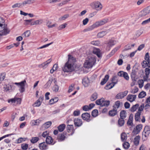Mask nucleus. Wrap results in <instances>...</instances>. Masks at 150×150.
I'll list each match as a JSON object with an SVG mask.
<instances>
[{"label": "nucleus", "instance_id": "1", "mask_svg": "<svg viewBox=\"0 0 150 150\" xmlns=\"http://www.w3.org/2000/svg\"><path fill=\"white\" fill-rule=\"evenodd\" d=\"M68 60L67 62L63 68V70L64 72H71L74 69L75 66V62L76 59L71 55H68Z\"/></svg>", "mask_w": 150, "mask_h": 150}, {"label": "nucleus", "instance_id": "2", "mask_svg": "<svg viewBox=\"0 0 150 150\" xmlns=\"http://www.w3.org/2000/svg\"><path fill=\"white\" fill-rule=\"evenodd\" d=\"M26 83V80H24L20 82L9 83L11 91H13L15 89L16 86L15 85H16L20 87L19 91L21 93H23L25 91V86Z\"/></svg>", "mask_w": 150, "mask_h": 150}, {"label": "nucleus", "instance_id": "3", "mask_svg": "<svg viewBox=\"0 0 150 150\" xmlns=\"http://www.w3.org/2000/svg\"><path fill=\"white\" fill-rule=\"evenodd\" d=\"M10 30L5 23L4 19L0 17V34L2 36L8 34Z\"/></svg>", "mask_w": 150, "mask_h": 150}, {"label": "nucleus", "instance_id": "4", "mask_svg": "<svg viewBox=\"0 0 150 150\" xmlns=\"http://www.w3.org/2000/svg\"><path fill=\"white\" fill-rule=\"evenodd\" d=\"M108 18H106L97 21L91 25L84 29L83 30V31L84 32H86L91 31L95 28L98 27L108 22Z\"/></svg>", "mask_w": 150, "mask_h": 150}, {"label": "nucleus", "instance_id": "5", "mask_svg": "<svg viewBox=\"0 0 150 150\" xmlns=\"http://www.w3.org/2000/svg\"><path fill=\"white\" fill-rule=\"evenodd\" d=\"M96 60L93 57H88L86 59L83 66L86 68H91L93 66Z\"/></svg>", "mask_w": 150, "mask_h": 150}, {"label": "nucleus", "instance_id": "6", "mask_svg": "<svg viewBox=\"0 0 150 150\" xmlns=\"http://www.w3.org/2000/svg\"><path fill=\"white\" fill-rule=\"evenodd\" d=\"M111 81L112 82L110 83H107L105 87L106 89H109L112 88L117 83V77L116 76H113L111 79Z\"/></svg>", "mask_w": 150, "mask_h": 150}, {"label": "nucleus", "instance_id": "7", "mask_svg": "<svg viewBox=\"0 0 150 150\" xmlns=\"http://www.w3.org/2000/svg\"><path fill=\"white\" fill-rule=\"evenodd\" d=\"M116 43V41L113 39L109 40L107 43V49L109 51L110 48L115 45Z\"/></svg>", "mask_w": 150, "mask_h": 150}, {"label": "nucleus", "instance_id": "8", "mask_svg": "<svg viewBox=\"0 0 150 150\" xmlns=\"http://www.w3.org/2000/svg\"><path fill=\"white\" fill-rule=\"evenodd\" d=\"M94 8L97 10L100 11L101 10L103 6L101 3L98 1H96L93 2Z\"/></svg>", "mask_w": 150, "mask_h": 150}, {"label": "nucleus", "instance_id": "9", "mask_svg": "<svg viewBox=\"0 0 150 150\" xmlns=\"http://www.w3.org/2000/svg\"><path fill=\"white\" fill-rule=\"evenodd\" d=\"M150 13V7H148L139 13L141 16H145Z\"/></svg>", "mask_w": 150, "mask_h": 150}, {"label": "nucleus", "instance_id": "10", "mask_svg": "<svg viewBox=\"0 0 150 150\" xmlns=\"http://www.w3.org/2000/svg\"><path fill=\"white\" fill-rule=\"evenodd\" d=\"M81 117L83 120H86L87 122H89L91 120L90 114L87 112L82 114Z\"/></svg>", "mask_w": 150, "mask_h": 150}, {"label": "nucleus", "instance_id": "11", "mask_svg": "<svg viewBox=\"0 0 150 150\" xmlns=\"http://www.w3.org/2000/svg\"><path fill=\"white\" fill-rule=\"evenodd\" d=\"M128 91H126L123 92H121L118 93L116 96L117 99H122L126 96L128 93Z\"/></svg>", "mask_w": 150, "mask_h": 150}, {"label": "nucleus", "instance_id": "12", "mask_svg": "<svg viewBox=\"0 0 150 150\" xmlns=\"http://www.w3.org/2000/svg\"><path fill=\"white\" fill-rule=\"evenodd\" d=\"M39 146L40 149L41 150H46L48 148V146L47 143L45 142L40 144Z\"/></svg>", "mask_w": 150, "mask_h": 150}, {"label": "nucleus", "instance_id": "13", "mask_svg": "<svg viewBox=\"0 0 150 150\" xmlns=\"http://www.w3.org/2000/svg\"><path fill=\"white\" fill-rule=\"evenodd\" d=\"M74 124L76 126L80 127L82 124L81 120L78 118L74 120Z\"/></svg>", "mask_w": 150, "mask_h": 150}, {"label": "nucleus", "instance_id": "14", "mask_svg": "<svg viewBox=\"0 0 150 150\" xmlns=\"http://www.w3.org/2000/svg\"><path fill=\"white\" fill-rule=\"evenodd\" d=\"M137 72L135 70H133L131 74V77L133 81H136L137 79Z\"/></svg>", "mask_w": 150, "mask_h": 150}, {"label": "nucleus", "instance_id": "15", "mask_svg": "<svg viewBox=\"0 0 150 150\" xmlns=\"http://www.w3.org/2000/svg\"><path fill=\"white\" fill-rule=\"evenodd\" d=\"M52 60L51 59H48L46 62L42 63L39 65V67H42L43 69L46 68L47 66L51 62Z\"/></svg>", "mask_w": 150, "mask_h": 150}, {"label": "nucleus", "instance_id": "16", "mask_svg": "<svg viewBox=\"0 0 150 150\" xmlns=\"http://www.w3.org/2000/svg\"><path fill=\"white\" fill-rule=\"evenodd\" d=\"M46 142L47 144H51L52 145H53L55 143V142H53V139L50 136H47V137Z\"/></svg>", "mask_w": 150, "mask_h": 150}, {"label": "nucleus", "instance_id": "17", "mask_svg": "<svg viewBox=\"0 0 150 150\" xmlns=\"http://www.w3.org/2000/svg\"><path fill=\"white\" fill-rule=\"evenodd\" d=\"M136 96V95H129L127 96V99L130 102H132L135 100Z\"/></svg>", "mask_w": 150, "mask_h": 150}, {"label": "nucleus", "instance_id": "18", "mask_svg": "<svg viewBox=\"0 0 150 150\" xmlns=\"http://www.w3.org/2000/svg\"><path fill=\"white\" fill-rule=\"evenodd\" d=\"M150 133L149 131L147 132L144 131L142 132V139L144 141L147 139Z\"/></svg>", "mask_w": 150, "mask_h": 150}, {"label": "nucleus", "instance_id": "19", "mask_svg": "<svg viewBox=\"0 0 150 150\" xmlns=\"http://www.w3.org/2000/svg\"><path fill=\"white\" fill-rule=\"evenodd\" d=\"M90 83L89 79L87 77H85L83 79L82 83L85 87H87L88 86Z\"/></svg>", "mask_w": 150, "mask_h": 150}, {"label": "nucleus", "instance_id": "20", "mask_svg": "<svg viewBox=\"0 0 150 150\" xmlns=\"http://www.w3.org/2000/svg\"><path fill=\"white\" fill-rule=\"evenodd\" d=\"M133 115L132 114H130L129 118L127 122V124L128 125L132 126L133 124Z\"/></svg>", "mask_w": 150, "mask_h": 150}, {"label": "nucleus", "instance_id": "21", "mask_svg": "<svg viewBox=\"0 0 150 150\" xmlns=\"http://www.w3.org/2000/svg\"><path fill=\"white\" fill-rule=\"evenodd\" d=\"M140 139V137L139 135L136 136L134 138V143L135 146H137L139 145Z\"/></svg>", "mask_w": 150, "mask_h": 150}, {"label": "nucleus", "instance_id": "22", "mask_svg": "<svg viewBox=\"0 0 150 150\" xmlns=\"http://www.w3.org/2000/svg\"><path fill=\"white\" fill-rule=\"evenodd\" d=\"M117 109L113 108V109L109 112V115L111 116H114L117 115Z\"/></svg>", "mask_w": 150, "mask_h": 150}, {"label": "nucleus", "instance_id": "23", "mask_svg": "<svg viewBox=\"0 0 150 150\" xmlns=\"http://www.w3.org/2000/svg\"><path fill=\"white\" fill-rule=\"evenodd\" d=\"M52 122L50 121L47 122L42 126V127L44 129H46L52 125Z\"/></svg>", "mask_w": 150, "mask_h": 150}, {"label": "nucleus", "instance_id": "24", "mask_svg": "<svg viewBox=\"0 0 150 150\" xmlns=\"http://www.w3.org/2000/svg\"><path fill=\"white\" fill-rule=\"evenodd\" d=\"M43 22V21L42 19H39L33 21L32 23H31V25H38L42 24Z\"/></svg>", "mask_w": 150, "mask_h": 150}, {"label": "nucleus", "instance_id": "25", "mask_svg": "<svg viewBox=\"0 0 150 150\" xmlns=\"http://www.w3.org/2000/svg\"><path fill=\"white\" fill-rule=\"evenodd\" d=\"M117 125L118 127H121L123 126L125 123L124 119L120 118L118 120Z\"/></svg>", "mask_w": 150, "mask_h": 150}, {"label": "nucleus", "instance_id": "26", "mask_svg": "<svg viewBox=\"0 0 150 150\" xmlns=\"http://www.w3.org/2000/svg\"><path fill=\"white\" fill-rule=\"evenodd\" d=\"M4 91L5 92L8 91H11L9 83L8 84H5L4 85L3 87Z\"/></svg>", "mask_w": 150, "mask_h": 150}, {"label": "nucleus", "instance_id": "27", "mask_svg": "<svg viewBox=\"0 0 150 150\" xmlns=\"http://www.w3.org/2000/svg\"><path fill=\"white\" fill-rule=\"evenodd\" d=\"M93 53L96 54L98 57H100L101 56L100 53V50L98 49H94L93 51Z\"/></svg>", "mask_w": 150, "mask_h": 150}, {"label": "nucleus", "instance_id": "28", "mask_svg": "<svg viewBox=\"0 0 150 150\" xmlns=\"http://www.w3.org/2000/svg\"><path fill=\"white\" fill-rule=\"evenodd\" d=\"M53 79L52 77H50L49 78L48 81L45 85L44 86L45 88L49 87L51 85Z\"/></svg>", "mask_w": 150, "mask_h": 150}, {"label": "nucleus", "instance_id": "29", "mask_svg": "<svg viewBox=\"0 0 150 150\" xmlns=\"http://www.w3.org/2000/svg\"><path fill=\"white\" fill-rule=\"evenodd\" d=\"M109 78V76L108 75H106L104 78L103 79L102 81L100 83V84L101 85H104L108 80Z\"/></svg>", "mask_w": 150, "mask_h": 150}, {"label": "nucleus", "instance_id": "30", "mask_svg": "<svg viewBox=\"0 0 150 150\" xmlns=\"http://www.w3.org/2000/svg\"><path fill=\"white\" fill-rule=\"evenodd\" d=\"M141 112H137L135 114V120L136 121H140V115Z\"/></svg>", "mask_w": 150, "mask_h": 150}, {"label": "nucleus", "instance_id": "31", "mask_svg": "<svg viewBox=\"0 0 150 150\" xmlns=\"http://www.w3.org/2000/svg\"><path fill=\"white\" fill-rule=\"evenodd\" d=\"M98 96V94L97 93H94L91 95L90 98V100L92 101L95 100L97 98Z\"/></svg>", "mask_w": 150, "mask_h": 150}, {"label": "nucleus", "instance_id": "32", "mask_svg": "<svg viewBox=\"0 0 150 150\" xmlns=\"http://www.w3.org/2000/svg\"><path fill=\"white\" fill-rule=\"evenodd\" d=\"M67 129L68 132L72 131V133L71 135H72L74 133L73 130V125H68L67 126Z\"/></svg>", "mask_w": 150, "mask_h": 150}, {"label": "nucleus", "instance_id": "33", "mask_svg": "<svg viewBox=\"0 0 150 150\" xmlns=\"http://www.w3.org/2000/svg\"><path fill=\"white\" fill-rule=\"evenodd\" d=\"M121 138L122 141L126 140L127 139V136L125 132L122 133L121 134Z\"/></svg>", "mask_w": 150, "mask_h": 150}, {"label": "nucleus", "instance_id": "34", "mask_svg": "<svg viewBox=\"0 0 150 150\" xmlns=\"http://www.w3.org/2000/svg\"><path fill=\"white\" fill-rule=\"evenodd\" d=\"M65 128V125L64 124H62L59 125L58 127L59 131L60 132H62Z\"/></svg>", "mask_w": 150, "mask_h": 150}, {"label": "nucleus", "instance_id": "35", "mask_svg": "<svg viewBox=\"0 0 150 150\" xmlns=\"http://www.w3.org/2000/svg\"><path fill=\"white\" fill-rule=\"evenodd\" d=\"M126 112L124 110H122L121 111L120 114V118L122 119H125L126 117Z\"/></svg>", "mask_w": 150, "mask_h": 150}, {"label": "nucleus", "instance_id": "36", "mask_svg": "<svg viewBox=\"0 0 150 150\" xmlns=\"http://www.w3.org/2000/svg\"><path fill=\"white\" fill-rule=\"evenodd\" d=\"M107 33L106 31H102L99 33L97 35L98 37L100 38H102Z\"/></svg>", "mask_w": 150, "mask_h": 150}, {"label": "nucleus", "instance_id": "37", "mask_svg": "<svg viewBox=\"0 0 150 150\" xmlns=\"http://www.w3.org/2000/svg\"><path fill=\"white\" fill-rule=\"evenodd\" d=\"M40 122V120L39 119H37L35 120H33L31 121V123L33 125H38Z\"/></svg>", "mask_w": 150, "mask_h": 150}, {"label": "nucleus", "instance_id": "38", "mask_svg": "<svg viewBox=\"0 0 150 150\" xmlns=\"http://www.w3.org/2000/svg\"><path fill=\"white\" fill-rule=\"evenodd\" d=\"M122 146L125 149H127L130 146V144L128 142H125L122 144Z\"/></svg>", "mask_w": 150, "mask_h": 150}, {"label": "nucleus", "instance_id": "39", "mask_svg": "<svg viewBox=\"0 0 150 150\" xmlns=\"http://www.w3.org/2000/svg\"><path fill=\"white\" fill-rule=\"evenodd\" d=\"M139 106V105L138 104H136L133 105L131 108V111L132 112H134L138 108Z\"/></svg>", "mask_w": 150, "mask_h": 150}, {"label": "nucleus", "instance_id": "40", "mask_svg": "<svg viewBox=\"0 0 150 150\" xmlns=\"http://www.w3.org/2000/svg\"><path fill=\"white\" fill-rule=\"evenodd\" d=\"M58 98L57 97H55L54 98H52L50 100L49 102V104L50 105L53 104L54 103L58 101Z\"/></svg>", "mask_w": 150, "mask_h": 150}, {"label": "nucleus", "instance_id": "41", "mask_svg": "<svg viewBox=\"0 0 150 150\" xmlns=\"http://www.w3.org/2000/svg\"><path fill=\"white\" fill-rule=\"evenodd\" d=\"M110 101L109 100H105L104 99V100L102 103L101 105L102 106H108L110 104Z\"/></svg>", "mask_w": 150, "mask_h": 150}, {"label": "nucleus", "instance_id": "42", "mask_svg": "<svg viewBox=\"0 0 150 150\" xmlns=\"http://www.w3.org/2000/svg\"><path fill=\"white\" fill-rule=\"evenodd\" d=\"M142 127V124H139L136 126L135 128V130L137 133H139L141 130Z\"/></svg>", "mask_w": 150, "mask_h": 150}, {"label": "nucleus", "instance_id": "43", "mask_svg": "<svg viewBox=\"0 0 150 150\" xmlns=\"http://www.w3.org/2000/svg\"><path fill=\"white\" fill-rule=\"evenodd\" d=\"M39 139V138L38 137H33L30 140V142L34 144L37 142Z\"/></svg>", "mask_w": 150, "mask_h": 150}, {"label": "nucleus", "instance_id": "44", "mask_svg": "<svg viewBox=\"0 0 150 150\" xmlns=\"http://www.w3.org/2000/svg\"><path fill=\"white\" fill-rule=\"evenodd\" d=\"M135 45V44H133L131 45L130 44H127V45H126L125 47L124 50H130L131 49V47H133Z\"/></svg>", "mask_w": 150, "mask_h": 150}, {"label": "nucleus", "instance_id": "45", "mask_svg": "<svg viewBox=\"0 0 150 150\" xmlns=\"http://www.w3.org/2000/svg\"><path fill=\"white\" fill-rule=\"evenodd\" d=\"M104 100V98H102L100 99L96 100V104L98 105H100L101 106L102 103Z\"/></svg>", "mask_w": 150, "mask_h": 150}, {"label": "nucleus", "instance_id": "46", "mask_svg": "<svg viewBox=\"0 0 150 150\" xmlns=\"http://www.w3.org/2000/svg\"><path fill=\"white\" fill-rule=\"evenodd\" d=\"M146 93L144 91L141 92L138 95V97L139 98H144L146 95Z\"/></svg>", "mask_w": 150, "mask_h": 150}, {"label": "nucleus", "instance_id": "47", "mask_svg": "<svg viewBox=\"0 0 150 150\" xmlns=\"http://www.w3.org/2000/svg\"><path fill=\"white\" fill-rule=\"evenodd\" d=\"M119 49V48L116 47L115 48H114L113 50L111 52H110V54H109L108 55L109 56V57H111Z\"/></svg>", "mask_w": 150, "mask_h": 150}, {"label": "nucleus", "instance_id": "48", "mask_svg": "<svg viewBox=\"0 0 150 150\" xmlns=\"http://www.w3.org/2000/svg\"><path fill=\"white\" fill-rule=\"evenodd\" d=\"M30 31L27 30L22 34V36L25 37H28L30 35Z\"/></svg>", "mask_w": 150, "mask_h": 150}, {"label": "nucleus", "instance_id": "49", "mask_svg": "<svg viewBox=\"0 0 150 150\" xmlns=\"http://www.w3.org/2000/svg\"><path fill=\"white\" fill-rule=\"evenodd\" d=\"M98 112L96 109H95L93 110L92 112V115L93 117H96L98 115Z\"/></svg>", "mask_w": 150, "mask_h": 150}, {"label": "nucleus", "instance_id": "50", "mask_svg": "<svg viewBox=\"0 0 150 150\" xmlns=\"http://www.w3.org/2000/svg\"><path fill=\"white\" fill-rule=\"evenodd\" d=\"M32 19L29 20H24L25 22L24 24L25 25H31V23H32Z\"/></svg>", "mask_w": 150, "mask_h": 150}, {"label": "nucleus", "instance_id": "51", "mask_svg": "<svg viewBox=\"0 0 150 150\" xmlns=\"http://www.w3.org/2000/svg\"><path fill=\"white\" fill-rule=\"evenodd\" d=\"M26 138L20 137L16 140L17 143L18 144L20 143L25 141Z\"/></svg>", "mask_w": 150, "mask_h": 150}, {"label": "nucleus", "instance_id": "52", "mask_svg": "<svg viewBox=\"0 0 150 150\" xmlns=\"http://www.w3.org/2000/svg\"><path fill=\"white\" fill-rule=\"evenodd\" d=\"M65 135H66V134H64V133L63 134H61V135L59 137V141H63L65 137Z\"/></svg>", "mask_w": 150, "mask_h": 150}, {"label": "nucleus", "instance_id": "53", "mask_svg": "<svg viewBox=\"0 0 150 150\" xmlns=\"http://www.w3.org/2000/svg\"><path fill=\"white\" fill-rule=\"evenodd\" d=\"M120 105V101H117L115 102V105L113 106V108L117 109L119 107Z\"/></svg>", "mask_w": 150, "mask_h": 150}, {"label": "nucleus", "instance_id": "54", "mask_svg": "<svg viewBox=\"0 0 150 150\" xmlns=\"http://www.w3.org/2000/svg\"><path fill=\"white\" fill-rule=\"evenodd\" d=\"M21 147L22 149L26 150L28 149V144L26 143H23L21 144Z\"/></svg>", "mask_w": 150, "mask_h": 150}, {"label": "nucleus", "instance_id": "55", "mask_svg": "<svg viewBox=\"0 0 150 150\" xmlns=\"http://www.w3.org/2000/svg\"><path fill=\"white\" fill-rule=\"evenodd\" d=\"M41 103V102L38 99L37 100L33 106L34 107H39L40 106Z\"/></svg>", "mask_w": 150, "mask_h": 150}, {"label": "nucleus", "instance_id": "56", "mask_svg": "<svg viewBox=\"0 0 150 150\" xmlns=\"http://www.w3.org/2000/svg\"><path fill=\"white\" fill-rule=\"evenodd\" d=\"M59 89V87L57 85H55L52 88L53 91L55 92H57Z\"/></svg>", "mask_w": 150, "mask_h": 150}, {"label": "nucleus", "instance_id": "57", "mask_svg": "<svg viewBox=\"0 0 150 150\" xmlns=\"http://www.w3.org/2000/svg\"><path fill=\"white\" fill-rule=\"evenodd\" d=\"M138 91V88L136 86H135L133 89H132L131 92L132 93L134 94L137 93Z\"/></svg>", "mask_w": 150, "mask_h": 150}, {"label": "nucleus", "instance_id": "58", "mask_svg": "<svg viewBox=\"0 0 150 150\" xmlns=\"http://www.w3.org/2000/svg\"><path fill=\"white\" fill-rule=\"evenodd\" d=\"M123 74L122 77H123L127 81L129 79V77L128 74L126 72H124Z\"/></svg>", "mask_w": 150, "mask_h": 150}, {"label": "nucleus", "instance_id": "59", "mask_svg": "<svg viewBox=\"0 0 150 150\" xmlns=\"http://www.w3.org/2000/svg\"><path fill=\"white\" fill-rule=\"evenodd\" d=\"M91 43L92 44L96 45H98L100 44V42L98 40L93 41L91 42Z\"/></svg>", "mask_w": 150, "mask_h": 150}, {"label": "nucleus", "instance_id": "60", "mask_svg": "<svg viewBox=\"0 0 150 150\" xmlns=\"http://www.w3.org/2000/svg\"><path fill=\"white\" fill-rule=\"evenodd\" d=\"M67 24L66 23H64L63 24H62L60 25L58 28V29L59 30H61L62 29H64L65 28L66 25H67Z\"/></svg>", "mask_w": 150, "mask_h": 150}, {"label": "nucleus", "instance_id": "61", "mask_svg": "<svg viewBox=\"0 0 150 150\" xmlns=\"http://www.w3.org/2000/svg\"><path fill=\"white\" fill-rule=\"evenodd\" d=\"M69 16V14H66L64 15V16H62L60 18L59 20H64L65 19L68 18Z\"/></svg>", "mask_w": 150, "mask_h": 150}, {"label": "nucleus", "instance_id": "62", "mask_svg": "<svg viewBox=\"0 0 150 150\" xmlns=\"http://www.w3.org/2000/svg\"><path fill=\"white\" fill-rule=\"evenodd\" d=\"M150 69L148 68H146L145 69L144 73L146 75L149 76L150 74Z\"/></svg>", "mask_w": 150, "mask_h": 150}, {"label": "nucleus", "instance_id": "63", "mask_svg": "<svg viewBox=\"0 0 150 150\" xmlns=\"http://www.w3.org/2000/svg\"><path fill=\"white\" fill-rule=\"evenodd\" d=\"M21 99L19 98H15V103L18 104H20L21 103Z\"/></svg>", "mask_w": 150, "mask_h": 150}, {"label": "nucleus", "instance_id": "64", "mask_svg": "<svg viewBox=\"0 0 150 150\" xmlns=\"http://www.w3.org/2000/svg\"><path fill=\"white\" fill-rule=\"evenodd\" d=\"M5 77V74L4 73L1 74L0 76V80L1 81H3Z\"/></svg>", "mask_w": 150, "mask_h": 150}]
</instances>
